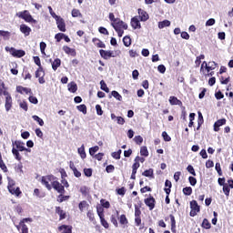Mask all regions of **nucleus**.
I'll return each mask as SVG.
<instances>
[{
	"instance_id": "nucleus-28",
	"label": "nucleus",
	"mask_w": 233,
	"mask_h": 233,
	"mask_svg": "<svg viewBox=\"0 0 233 233\" xmlns=\"http://www.w3.org/2000/svg\"><path fill=\"white\" fill-rule=\"evenodd\" d=\"M100 88L104 92H106V94H108V92H110V89L108 88V86H106V83H105V80L100 81Z\"/></svg>"
},
{
	"instance_id": "nucleus-53",
	"label": "nucleus",
	"mask_w": 233,
	"mask_h": 233,
	"mask_svg": "<svg viewBox=\"0 0 233 233\" xmlns=\"http://www.w3.org/2000/svg\"><path fill=\"white\" fill-rule=\"evenodd\" d=\"M141 216V210L139 209V206L135 205V218H139Z\"/></svg>"
},
{
	"instance_id": "nucleus-24",
	"label": "nucleus",
	"mask_w": 233,
	"mask_h": 233,
	"mask_svg": "<svg viewBox=\"0 0 233 233\" xmlns=\"http://www.w3.org/2000/svg\"><path fill=\"white\" fill-rule=\"evenodd\" d=\"M117 218H119V211L116 210L111 216V223H113L115 227H117Z\"/></svg>"
},
{
	"instance_id": "nucleus-52",
	"label": "nucleus",
	"mask_w": 233,
	"mask_h": 233,
	"mask_svg": "<svg viewBox=\"0 0 233 233\" xmlns=\"http://www.w3.org/2000/svg\"><path fill=\"white\" fill-rule=\"evenodd\" d=\"M208 66V63L207 61H204L200 67L201 74L205 75V69Z\"/></svg>"
},
{
	"instance_id": "nucleus-22",
	"label": "nucleus",
	"mask_w": 233,
	"mask_h": 233,
	"mask_svg": "<svg viewBox=\"0 0 233 233\" xmlns=\"http://www.w3.org/2000/svg\"><path fill=\"white\" fill-rule=\"evenodd\" d=\"M169 103H170V105H177L178 106H181V105H183L181 100L177 99V97H176V96H170Z\"/></svg>"
},
{
	"instance_id": "nucleus-1",
	"label": "nucleus",
	"mask_w": 233,
	"mask_h": 233,
	"mask_svg": "<svg viewBox=\"0 0 233 233\" xmlns=\"http://www.w3.org/2000/svg\"><path fill=\"white\" fill-rule=\"evenodd\" d=\"M51 183V185H50ZM42 184L47 188V190H52V187L58 194H65V186L61 185L57 178L54 175H48L42 177Z\"/></svg>"
},
{
	"instance_id": "nucleus-38",
	"label": "nucleus",
	"mask_w": 233,
	"mask_h": 233,
	"mask_svg": "<svg viewBox=\"0 0 233 233\" xmlns=\"http://www.w3.org/2000/svg\"><path fill=\"white\" fill-rule=\"evenodd\" d=\"M140 154L145 157H148V149L147 148V147L144 146L140 148Z\"/></svg>"
},
{
	"instance_id": "nucleus-27",
	"label": "nucleus",
	"mask_w": 233,
	"mask_h": 233,
	"mask_svg": "<svg viewBox=\"0 0 233 233\" xmlns=\"http://www.w3.org/2000/svg\"><path fill=\"white\" fill-rule=\"evenodd\" d=\"M61 66V59L56 58L54 60V62L52 63V68L53 70H57V67Z\"/></svg>"
},
{
	"instance_id": "nucleus-49",
	"label": "nucleus",
	"mask_w": 233,
	"mask_h": 233,
	"mask_svg": "<svg viewBox=\"0 0 233 233\" xmlns=\"http://www.w3.org/2000/svg\"><path fill=\"white\" fill-rule=\"evenodd\" d=\"M134 141L137 145H141V143H143V137L141 136H136Z\"/></svg>"
},
{
	"instance_id": "nucleus-23",
	"label": "nucleus",
	"mask_w": 233,
	"mask_h": 233,
	"mask_svg": "<svg viewBox=\"0 0 233 233\" xmlns=\"http://www.w3.org/2000/svg\"><path fill=\"white\" fill-rule=\"evenodd\" d=\"M92 42L94 43V45L96 46H97L98 48H105L106 46L105 45V43H103L101 40H99V38H93Z\"/></svg>"
},
{
	"instance_id": "nucleus-30",
	"label": "nucleus",
	"mask_w": 233,
	"mask_h": 233,
	"mask_svg": "<svg viewBox=\"0 0 233 233\" xmlns=\"http://www.w3.org/2000/svg\"><path fill=\"white\" fill-rule=\"evenodd\" d=\"M100 223L104 228H109L110 225L108 224V221L105 219V217H99Z\"/></svg>"
},
{
	"instance_id": "nucleus-46",
	"label": "nucleus",
	"mask_w": 233,
	"mask_h": 233,
	"mask_svg": "<svg viewBox=\"0 0 233 233\" xmlns=\"http://www.w3.org/2000/svg\"><path fill=\"white\" fill-rule=\"evenodd\" d=\"M46 49V43L41 42L40 43V52L43 56H46L45 50Z\"/></svg>"
},
{
	"instance_id": "nucleus-39",
	"label": "nucleus",
	"mask_w": 233,
	"mask_h": 233,
	"mask_svg": "<svg viewBox=\"0 0 233 233\" xmlns=\"http://www.w3.org/2000/svg\"><path fill=\"white\" fill-rule=\"evenodd\" d=\"M76 108L79 112H82V114H86V106L85 104L77 106Z\"/></svg>"
},
{
	"instance_id": "nucleus-35",
	"label": "nucleus",
	"mask_w": 233,
	"mask_h": 233,
	"mask_svg": "<svg viewBox=\"0 0 233 233\" xmlns=\"http://www.w3.org/2000/svg\"><path fill=\"white\" fill-rule=\"evenodd\" d=\"M142 175L145 176L146 177H152V176H154V170L152 168L147 169L144 171Z\"/></svg>"
},
{
	"instance_id": "nucleus-44",
	"label": "nucleus",
	"mask_w": 233,
	"mask_h": 233,
	"mask_svg": "<svg viewBox=\"0 0 233 233\" xmlns=\"http://www.w3.org/2000/svg\"><path fill=\"white\" fill-rule=\"evenodd\" d=\"M183 193L185 196H190L192 194V187H187L183 188Z\"/></svg>"
},
{
	"instance_id": "nucleus-5",
	"label": "nucleus",
	"mask_w": 233,
	"mask_h": 233,
	"mask_svg": "<svg viewBox=\"0 0 233 233\" xmlns=\"http://www.w3.org/2000/svg\"><path fill=\"white\" fill-rule=\"evenodd\" d=\"M7 188L13 196H15L16 198H19V195L22 194L21 189L19 187H15V181L13 179H8V186Z\"/></svg>"
},
{
	"instance_id": "nucleus-11",
	"label": "nucleus",
	"mask_w": 233,
	"mask_h": 233,
	"mask_svg": "<svg viewBox=\"0 0 233 233\" xmlns=\"http://www.w3.org/2000/svg\"><path fill=\"white\" fill-rule=\"evenodd\" d=\"M20 32L24 34V35L28 36L30 35V32H32V28H30L28 25L22 24L20 25Z\"/></svg>"
},
{
	"instance_id": "nucleus-58",
	"label": "nucleus",
	"mask_w": 233,
	"mask_h": 233,
	"mask_svg": "<svg viewBox=\"0 0 233 233\" xmlns=\"http://www.w3.org/2000/svg\"><path fill=\"white\" fill-rule=\"evenodd\" d=\"M188 181L192 187H196V184L198 183V180L194 177H189Z\"/></svg>"
},
{
	"instance_id": "nucleus-31",
	"label": "nucleus",
	"mask_w": 233,
	"mask_h": 233,
	"mask_svg": "<svg viewBox=\"0 0 233 233\" xmlns=\"http://www.w3.org/2000/svg\"><path fill=\"white\" fill-rule=\"evenodd\" d=\"M56 214L60 216V219H65V218H66V213H65L61 208H56Z\"/></svg>"
},
{
	"instance_id": "nucleus-14",
	"label": "nucleus",
	"mask_w": 233,
	"mask_h": 233,
	"mask_svg": "<svg viewBox=\"0 0 233 233\" xmlns=\"http://www.w3.org/2000/svg\"><path fill=\"white\" fill-rule=\"evenodd\" d=\"M62 50L65 52V54H67V56H72L73 57H76V49L71 48L68 46H64Z\"/></svg>"
},
{
	"instance_id": "nucleus-10",
	"label": "nucleus",
	"mask_w": 233,
	"mask_h": 233,
	"mask_svg": "<svg viewBox=\"0 0 233 233\" xmlns=\"http://www.w3.org/2000/svg\"><path fill=\"white\" fill-rule=\"evenodd\" d=\"M99 54H100L101 57H103V59H110V57H114V55H113L114 52H112V51H106V50L100 49Z\"/></svg>"
},
{
	"instance_id": "nucleus-33",
	"label": "nucleus",
	"mask_w": 233,
	"mask_h": 233,
	"mask_svg": "<svg viewBox=\"0 0 233 233\" xmlns=\"http://www.w3.org/2000/svg\"><path fill=\"white\" fill-rule=\"evenodd\" d=\"M96 212L99 218L105 217V209L102 208V206L96 207Z\"/></svg>"
},
{
	"instance_id": "nucleus-62",
	"label": "nucleus",
	"mask_w": 233,
	"mask_h": 233,
	"mask_svg": "<svg viewBox=\"0 0 233 233\" xmlns=\"http://www.w3.org/2000/svg\"><path fill=\"white\" fill-rule=\"evenodd\" d=\"M98 32H100L101 34H103L104 35H108V30H106V28L101 26L98 28Z\"/></svg>"
},
{
	"instance_id": "nucleus-56",
	"label": "nucleus",
	"mask_w": 233,
	"mask_h": 233,
	"mask_svg": "<svg viewBox=\"0 0 233 233\" xmlns=\"http://www.w3.org/2000/svg\"><path fill=\"white\" fill-rule=\"evenodd\" d=\"M223 192H224L225 196H229V194H230V187H228V185H224L223 186Z\"/></svg>"
},
{
	"instance_id": "nucleus-59",
	"label": "nucleus",
	"mask_w": 233,
	"mask_h": 233,
	"mask_svg": "<svg viewBox=\"0 0 233 233\" xmlns=\"http://www.w3.org/2000/svg\"><path fill=\"white\" fill-rule=\"evenodd\" d=\"M29 102H30V103H33V105H37V103H38L37 97H35V96L30 95V96H29Z\"/></svg>"
},
{
	"instance_id": "nucleus-20",
	"label": "nucleus",
	"mask_w": 233,
	"mask_h": 233,
	"mask_svg": "<svg viewBox=\"0 0 233 233\" xmlns=\"http://www.w3.org/2000/svg\"><path fill=\"white\" fill-rule=\"evenodd\" d=\"M8 90L6 89V86H5V82H0V96H8Z\"/></svg>"
},
{
	"instance_id": "nucleus-47",
	"label": "nucleus",
	"mask_w": 233,
	"mask_h": 233,
	"mask_svg": "<svg viewBox=\"0 0 233 233\" xmlns=\"http://www.w3.org/2000/svg\"><path fill=\"white\" fill-rule=\"evenodd\" d=\"M99 150V147L97 146H95L93 147L89 148V154L90 156H94L96 154V152H97Z\"/></svg>"
},
{
	"instance_id": "nucleus-45",
	"label": "nucleus",
	"mask_w": 233,
	"mask_h": 233,
	"mask_svg": "<svg viewBox=\"0 0 233 233\" xmlns=\"http://www.w3.org/2000/svg\"><path fill=\"white\" fill-rule=\"evenodd\" d=\"M201 125H203V114H201V112H198V127L197 130H199Z\"/></svg>"
},
{
	"instance_id": "nucleus-15",
	"label": "nucleus",
	"mask_w": 233,
	"mask_h": 233,
	"mask_svg": "<svg viewBox=\"0 0 233 233\" xmlns=\"http://www.w3.org/2000/svg\"><path fill=\"white\" fill-rule=\"evenodd\" d=\"M5 110L6 112L10 111V108H12V96H10V93L5 95Z\"/></svg>"
},
{
	"instance_id": "nucleus-32",
	"label": "nucleus",
	"mask_w": 233,
	"mask_h": 233,
	"mask_svg": "<svg viewBox=\"0 0 233 233\" xmlns=\"http://www.w3.org/2000/svg\"><path fill=\"white\" fill-rule=\"evenodd\" d=\"M32 117H33L34 121H36V123H38V125L40 127H43L45 125V121H43V119L41 117H39L35 115H34Z\"/></svg>"
},
{
	"instance_id": "nucleus-37",
	"label": "nucleus",
	"mask_w": 233,
	"mask_h": 233,
	"mask_svg": "<svg viewBox=\"0 0 233 233\" xmlns=\"http://www.w3.org/2000/svg\"><path fill=\"white\" fill-rule=\"evenodd\" d=\"M111 96H113L115 99H117V101H121L123 99V96H121L117 91H112Z\"/></svg>"
},
{
	"instance_id": "nucleus-63",
	"label": "nucleus",
	"mask_w": 233,
	"mask_h": 233,
	"mask_svg": "<svg viewBox=\"0 0 233 233\" xmlns=\"http://www.w3.org/2000/svg\"><path fill=\"white\" fill-rule=\"evenodd\" d=\"M187 170L189 172V174H192V176H196V170H194V167L187 166Z\"/></svg>"
},
{
	"instance_id": "nucleus-26",
	"label": "nucleus",
	"mask_w": 233,
	"mask_h": 233,
	"mask_svg": "<svg viewBox=\"0 0 233 233\" xmlns=\"http://www.w3.org/2000/svg\"><path fill=\"white\" fill-rule=\"evenodd\" d=\"M165 187V192L168 196L170 194V188H172V182H170V180H166Z\"/></svg>"
},
{
	"instance_id": "nucleus-4",
	"label": "nucleus",
	"mask_w": 233,
	"mask_h": 233,
	"mask_svg": "<svg viewBox=\"0 0 233 233\" xmlns=\"http://www.w3.org/2000/svg\"><path fill=\"white\" fill-rule=\"evenodd\" d=\"M16 17H19L20 19H24L25 23H34L35 25L37 23V20L32 17V15H30V12L28 10L16 13Z\"/></svg>"
},
{
	"instance_id": "nucleus-16",
	"label": "nucleus",
	"mask_w": 233,
	"mask_h": 233,
	"mask_svg": "<svg viewBox=\"0 0 233 233\" xmlns=\"http://www.w3.org/2000/svg\"><path fill=\"white\" fill-rule=\"evenodd\" d=\"M227 119L222 118L215 122L214 124V131L215 132H219V127H223V125H226Z\"/></svg>"
},
{
	"instance_id": "nucleus-42",
	"label": "nucleus",
	"mask_w": 233,
	"mask_h": 233,
	"mask_svg": "<svg viewBox=\"0 0 233 233\" xmlns=\"http://www.w3.org/2000/svg\"><path fill=\"white\" fill-rule=\"evenodd\" d=\"M119 223L121 225H127L128 223V220L127 219V216L121 215L119 218Z\"/></svg>"
},
{
	"instance_id": "nucleus-60",
	"label": "nucleus",
	"mask_w": 233,
	"mask_h": 233,
	"mask_svg": "<svg viewBox=\"0 0 233 233\" xmlns=\"http://www.w3.org/2000/svg\"><path fill=\"white\" fill-rule=\"evenodd\" d=\"M162 137L164 138V141H170L172 139L167 131L162 132Z\"/></svg>"
},
{
	"instance_id": "nucleus-43",
	"label": "nucleus",
	"mask_w": 233,
	"mask_h": 233,
	"mask_svg": "<svg viewBox=\"0 0 233 233\" xmlns=\"http://www.w3.org/2000/svg\"><path fill=\"white\" fill-rule=\"evenodd\" d=\"M19 106H20V108L25 110V112H26L28 110V105L26 104L25 101H20L19 102Z\"/></svg>"
},
{
	"instance_id": "nucleus-3",
	"label": "nucleus",
	"mask_w": 233,
	"mask_h": 233,
	"mask_svg": "<svg viewBox=\"0 0 233 233\" xmlns=\"http://www.w3.org/2000/svg\"><path fill=\"white\" fill-rule=\"evenodd\" d=\"M111 26L114 27V30L116 32L118 37H123V34H125V30L128 29V25L123 22V20L118 19L116 23H111Z\"/></svg>"
},
{
	"instance_id": "nucleus-17",
	"label": "nucleus",
	"mask_w": 233,
	"mask_h": 233,
	"mask_svg": "<svg viewBox=\"0 0 233 233\" xmlns=\"http://www.w3.org/2000/svg\"><path fill=\"white\" fill-rule=\"evenodd\" d=\"M138 15L140 17V21H148V13L145 10L138 9Z\"/></svg>"
},
{
	"instance_id": "nucleus-6",
	"label": "nucleus",
	"mask_w": 233,
	"mask_h": 233,
	"mask_svg": "<svg viewBox=\"0 0 233 233\" xmlns=\"http://www.w3.org/2000/svg\"><path fill=\"white\" fill-rule=\"evenodd\" d=\"M5 52H9L13 57H25L26 53L23 49H15V47H5Z\"/></svg>"
},
{
	"instance_id": "nucleus-54",
	"label": "nucleus",
	"mask_w": 233,
	"mask_h": 233,
	"mask_svg": "<svg viewBox=\"0 0 233 233\" xmlns=\"http://www.w3.org/2000/svg\"><path fill=\"white\" fill-rule=\"evenodd\" d=\"M84 174L86 177H92V168H85Z\"/></svg>"
},
{
	"instance_id": "nucleus-18",
	"label": "nucleus",
	"mask_w": 233,
	"mask_h": 233,
	"mask_svg": "<svg viewBox=\"0 0 233 233\" xmlns=\"http://www.w3.org/2000/svg\"><path fill=\"white\" fill-rule=\"evenodd\" d=\"M67 88L72 94H76V92H77V84L71 82L67 85Z\"/></svg>"
},
{
	"instance_id": "nucleus-61",
	"label": "nucleus",
	"mask_w": 233,
	"mask_h": 233,
	"mask_svg": "<svg viewBox=\"0 0 233 233\" xmlns=\"http://www.w3.org/2000/svg\"><path fill=\"white\" fill-rule=\"evenodd\" d=\"M157 70L160 72V74H165V72H167V67H165L164 65H159L157 66Z\"/></svg>"
},
{
	"instance_id": "nucleus-2",
	"label": "nucleus",
	"mask_w": 233,
	"mask_h": 233,
	"mask_svg": "<svg viewBox=\"0 0 233 233\" xmlns=\"http://www.w3.org/2000/svg\"><path fill=\"white\" fill-rule=\"evenodd\" d=\"M25 150L26 152H30L28 148L25 147V143L21 141L13 142L12 153L15 155V159H17L18 161H21V155L19 154V152H25Z\"/></svg>"
},
{
	"instance_id": "nucleus-7",
	"label": "nucleus",
	"mask_w": 233,
	"mask_h": 233,
	"mask_svg": "<svg viewBox=\"0 0 233 233\" xmlns=\"http://www.w3.org/2000/svg\"><path fill=\"white\" fill-rule=\"evenodd\" d=\"M190 208H191V211L189 213V216L191 218H195V216H198V213L200 210L199 205H198V201L192 200L190 202Z\"/></svg>"
},
{
	"instance_id": "nucleus-9",
	"label": "nucleus",
	"mask_w": 233,
	"mask_h": 233,
	"mask_svg": "<svg viewBox=\"0 0 233 233\" xmlns=\"http://www.w3.org/2000/svg\"><path fill=\"white\" fill-rule=\"evenodd\" d=\"M145 204L149 208V210H154V207H156V199L153 197H149L145 199Z\"/></svg>"
},
{
	"instance_id": "nucleus-55",
	"label": "nucleus",
	"mask_w": 233,
	"mask_h": 233,
	"mask_svg": "<svg viewBox=\"0 0 233 233\" xmlns=\"http://www.w3.org/2000/svg\"><path fill=\"white\" fill-rule=\"evenodd\" d=\"M109 20L111 21V23H116L117 21H119V18H116V15H114V13H110Z\"/></svg>"
},
{
	"instance_id": "nucleus-36",
	"label": "nucleus",
	"mask_w": 233,
	"mask_h": 233,
	"mask_svg": "<svg viewBox=\"0 0 233 233\" xmlns=\"http://www.w3.org/2000/svg\"><path fill=\"white\" fill-rule=\"evenodd\" d=\"M123 43L125 46H130V45H132V39H130V36H125L123 38Z\"/></svg>"
},
{
	"instance_id": "nucleus-34",
	"label": "nucleus",
	"mask_w": 233,
	"mask_h": 233,
	"mask_svg": "<svg viewBox=\"0 0 233 233\" xmlns=\"http://www.w3.org/2000/svg\"><path fill=\"white\" fill-rule=\"evenodd\" d=\"M72 17H82L83 15L78 9H73L71 12Z\"/></svg>"
},
{
	"instance_id": "nucleus-8",
	"label": "nucleus",
	"mask_w": 233,
	"mask_h": 233,
	"mask_svg": "<svg viewBox=\"0 0 233 233\" xmlns=\"http://www.w3.org/2000/svg\"><path fill=\"white\" fill-rule=\"evenodd\" d=\"M56 26L60 32H66V24L65 23V19L63 17H59L58 19L56 20Z\"/></svg>"
},
{
	"instance_id": "nucleus-57",
	"label": "nucleus",
	"mask_w": 233,
	"mask_h": 233,
	"mask_svg": "<svg viewBox=\"0 0 233 233\" xmlns=\"http://www.w3.org/2000/svg\"><path fill=\"white\" fill-rule=\"evenodd\" d=\"M78 208H79V210H81V212H83V210H85V208H86V201L80 202L78 205Z\"/></svg>"
},
{
	"instance_id": "nucleus-13",
	"label": "nucleus",
	"mask_w": 233,
	"mask_h": 233,
	"mask_svg": "<svg viewBox=\"0 0 233 233\" xmlns=\"http://www.w3.org/2000/svg\"><path fill=\"white\" fill-rule=\"evenodd\" d=\"M131 26L134 30L141 28V23L139 22V17L135 16L131 19Z\"/></svg>"
},
{
	"instance_id": "nucleus-21",
	"label": "nucleus",
	"mask_w": 233,
	"mask_h": 233,
	"mask_svg": "<svg viewBox=\"0 0 233 233\" xmlns=\"http://www.w3.org/2000/svg\"><path fill=\"white\" fill-rule=\"evenodd\" d=\"M171 23L169 20H163L162 22H158V28L163 30V28H167L170 26Z\"/></svg>"
},
{
	"instance_id": "nucleus-48",
	"label": "nucleus",
	"mask_w": 233,
	"mask_h": 233,
	"mask_svg": "<svg viewBox=\"0 0 233 233\" xmlns=\"http://www.w3.org/2000/svg\"><path fill=\"white\" fill-rule=\"evenodd\" d=\"M203 228H210V222H208V219L205 218L202 222Z\"/></svg>"
},
{
	"instance_id": "nucleus-51",
	"label": "nucleus",
	"mask_w": 233,
	"mask_h": 233,
	"mask_svg": "<svg viewBox=\"0 0 233 233\" xmlns=\"http://www.w3.org/2000/svg\"><path fill=\"white\" fill-rule=\"evenodd\" d=\"M216 25V19L210 18L206 22V26H214Z\"/></svg>"
},
{
	"instance_id": "nucleus-50",
	"label": "nucleus",
	"mask_w": 233,
	"mask_h": 233,
	"mask_svg": "<svg viewBox=\"0 0 233 233\" xmlns=\"http://www.w3.org/2000/svg\"><path fill=\"white\" fill-rule=\"evenodd\" d=\"M15 172L18 174H23V164H18L15 167Z\"/></svg>"
},
{
	"instance_id": "nucleus-40",
	"label": "nucleus",
	"mask_w": 233,
	"mask_h": 233,
	"mask_svg": "<svg viewBox=\"0 0 233 233\" xmlns=\"http://www.w3.org/2000/svg\"><path fill=\"white\" fill-rule=\"evenodd\" d=\"M64 37H65V34L63 33H58L55 35V39L56 43H61V40L64 39Z\"/></svg>"
},
{
	"instance_id": "nucleus-12",
	"label": "nucleus",
	"mask_w": 233,
	"mask_h": 233,
	"mask_svg": "<svg viewBox=\"0 0 233 233\" xmlns=\"http://www.w3.org/2000/svg\"><path fill=\"white\" fill-rule=\"evenodd\" d=\"M16 92L19 94H26L27 96H32V89L28 87H23L21 86H16Z\"/></svg>"
},
{
	"instance_id": "nucleus-19",
	"label": "nucleus",
	"mask_w": 233,
	"mask_h": 233,
	"mask_svg": "<svg viewBox=\"0 0 233 233\" xmlns=\"http://www.w3.org/2000/svg\"><path fill=\"white\" fill-rule=\"evenodd\" d=\"M77 153L79 154L81 159H86V152L85 151V145H82L77 149Z\"/></svg>"
},
{
	"instance_id": "nucleus-64",
	"label": "nucleus",
	"mask_w": 233,
	"mask_h": 233,
	"mask_svg": "<svg viewBox=\"0 0 233 233\" xmlns=\"http://www.w3.org/2000/svg\"><path fill=\"white\" fill-rule=\"evenodd\" d=\"M96 110L97 116H103V109L101 108V106L99 105L96 106Z\"/></svg>"
},
{
	"instance_id": "nucleus-41",
	"label": "nucleus",
	"mask_w": 233,
	"mask_h": 233,
	"mask_svg": "<svg viewBox=\"0 0 233 233\" xmlns=\"http://www.w3.org/2000/svg\"><path fill=\"white\" fill-rule=\"evenodd\" d=\"M100 203H101L103 208H110V202H108L107 200L101 199Z\"/></svg>"
},
{
	"instance_id": "nucleus-25",
	"label": "nucleus",
	"mask_w": 233,
	"mask_h": 233,
	"mask_svg": "<svg viewBox=\"0 0 233 233\" xmlns=\"http://www.w3.org/2000/svg\"><path fill=\"white\" fill-rule=\"evenodd\" d=\"M17 230H21L22 233H28V227L24 224V222H20L18 226H16Z\"/></svg>"
},
{
	"instance_id": "nucleus-29",
	"label": "nucleus",
	"mask_w": 233,
	"mask_h": 233,
	"mask_svg": "<svg viewBox=\"0 0 233 233\" xmlns=\"http://www.w3.org/2000/svg\"><path fill=\"white\" fill-rule=\"evenodd\" d=\"M35 77H45V71L43 70V67H38V69L35 71Z\"/></svg>"
}]
</instances>
